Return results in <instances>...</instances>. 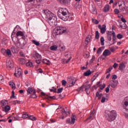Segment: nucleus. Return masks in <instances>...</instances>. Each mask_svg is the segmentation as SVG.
Listing matches in <instances>:
<instances>
[{
	"label": "nucleus",
	"instance_id": "nucleus-54",
	"mask_svg": "<svg viewBox=\"0 0 128 128\" xmlns=\"http://www.w3.org/2000/svg\"><path fill=\"white\" fill-rule=\"evenodd\" d=\"M13 120H20V117L18 116H14L12 118Z\"/></svg>",
	"mask_w": 128,
	"mask_h": 128
},
{
	"label": "nucleus",
	"instance_id": "nucleus-57",
	"mask_svg": "<svg viewBox=\"0 0 128 128\" xmlns=\"http://www.w3.org/2000/svg\"><path fill=\"white\" fill-rule=\"evenodd\" d=\"M26 66H32V62H28L26 64Z\"/></svg>",
	"mask_w": 128,
	"mask_h": 128
},
{
	"label": "nucleus",
	"instance_id": "nucleus-9",
	"mask_svg": "<svg viewBox=\"0 0 128 128\" xmlns=\"http://www.w3.org/2000/svg\"><path fill=\"white\" fill-rule=\"evenodd\" d=\"M90 10L94 14H98V12L96 11V6H94V4L92 5L91 7L90 8Z\"/></svg>",
	"mask_w": 128,
	"mask_h": 128
},
{
	"label": "nucleus",
	"instance_id": "nucleus-12",
	"mask_svg": "<svg viewBox=\"0 0 128 128\" xmlns=\"http://www.w3.org/2000/svg\"><path fill=\"white\" fill-rule=\"evenodd\" d=\"M124 108L126 110H128V96L125 98V102L123 106Z\"/></svg>",
	"mask_w": 128,
	"mask_h": 128
},
{
	"label": "nucleus",
	"instance_id": "nucleus-27",
	"mask_svg": "<svg viewBox=\"0 0 128 128\" xmlns=\"http://www.w3.org/2000/svg\"><path fill=\"white\" fill-rule=\"evenodd\" d=\"M20 63L22 65L26 64V60L24 58H20Z\"/></svg>",
	"mask_w": 128,
	"mask_h": 128
},
{
	"label": "nucleus",
	"instance_id": "nucleus-28",
	"mask_svg": "<svg viewBox=\"0 0 128 128\" xmlns=\"http://www.w3.org/2000/svg\"><path fill=\"white\" fill-rule=\"evenodd\" d=\"M92 35H89L86 38V42H88V44L90 42V38H92Z\"/></svg>",
	"mask_w": 128,
	"mask_h": 128
},
{
	"label": "nucleus",
	"instance_id": "nucleus-32",
	"mask_svg": "<svg viewBox=\"0 0 128 128\" xmlns=\"http://www.w3.org/2000/svg\"><path fill=\"white\" fill-rule=\"evenodd\" d=\"M95 38L96 40H98L100 38V33L98 32V31L96 30V34H95Z\"/></svg>",
	"mask_w": 128,
	"mask_h": 128
},
{
	"label": "nucleus",
	"instance_id": "nucleus-48",
	"mask_svg": "<svg viewBox=\"0 0 128 128\" xmlns=\"http://www.w3.org/2000/svg\"><path fill=\"white\" fill-rule=\"evenodd\" d=\"M34 58H40V55L36 53L34 55Z\"/></svg>",
	"mask_w": 128,
	"mask_h": 128
},
{
	"label": "nucleus",
	"instance_id": "nucleus-36",
	"mask_svg": "<svg viewBox=\"0 0 128 128\" xmlns=\"http://www.w3.org/2000/svg\"><path fill=\"white\" fill-rule=\"evenodd\" d=\"M28 116H30V115L28 114H27L26 113L24 114L22 116V118H28Z\"/></svg>",
	"mask_w": 128,
	"mask_h": 128
},
{
	"label": "nucleus",
	"instance_id": "nucleus-61",
	"mask_svg": "<svg viewBox=\"0 0 128 128\" xmlns=\"http://www.w3.org/2000/svg\"><path fill=\"white\" fill-rule=\"evenodd\" d=\"M4 76L2 75H0V82H4Z\"/></svg>",
	"mask_w": 128,
	"mask_h": 128
},
{
	"label": "nucleus",
	"instance_id": "nucleus-49",
	"mask_svg": "<svg viewBox=\"0 0 128 128\" xmlns=\"http://www.w3.org/2000/svg\"><path fill=\"white\" fill-rule=\"evenodd\" d=\"M90 86V84H88L87 86H84L85 88V90H90V86Z\"/></svg>",
	"mask_w": 128,
	"mask_h": 128
},
{
	"label": "nucleus",
	"instance_id": "nucleus-22",
	"mask_svg": "<svg viewBox=\"0 0 128 128\" xmlns=\"http://www.w3.org/2000/svg\"><path fill=\"white\" fill-rule=\"evenodd\" d=\"M58 2H60V4H68L70 0H57Z\"/></svg>",
	"mask_w": 128,
	"mask_h": 128
},
{
	"label": "nucleus",
	"instance_id": "nucleus-20",
	"mask_svg": "<svg viewBox=\"0 0 128 128\" xmlns=\"http://www.w3.org/2000/svg\"><path fill=\"white\" fill-rule=\"evenodd\" d=\"M103 10L104 12H108L110 10V5L106 4L104 7Z\"/></svg>",
	"mask_w": 128,
	"mask_h": 128
},
{
	"label": "nucleus",
	"instance_id": "nucleus-34",
	"mask_svg": "<svg viewBox=\"0 0 128 128\" xmlns=\"http://www.w3.org/2000/svg\"><path fill=\"white\" fill-rule=\"evenodd\" d=\"M6 54L10 58V56H12V52L10 50H7L6 51Z\"/></svg>",
	"mask_w": 128,
	"mask_h": 128
},
{
	"label": "nucleus",
	"instance_id": "nucleus-26",
	"mask_svg": "<svg viewBox=\"0 0 128 128\" xmlns=\"http://www.w3.org/2000/svg\"><path fill=\"white\" fill-rule=\"evenodd\" d=\"M84 86H82L81 87L78 88L76 90V91L78 92H84Z\"/></svg>",
	"mask_w": 128,
	"mask_h": 128
},
{
	"label": "nucleus",
	"instance_id": "nucleus-62",
	"mask_svg": "<svg viewBox=\"0 0 128 128\" xmlns=\"http://www.w3.org/2000/svg\"><path fill=\"white\" fill-rule=\"evenodd\" d=\"M62 86H66V81L65 80H62Z\"/></svg>",
	"mask_w": 128,
	"mask_h": 128
},
{
	"label": "nucleus",
	"instance_id": "nucleus-21",
	"mask_svg": "<svg viewBox=\"0 0 128 128\" xmlns=\"http://www.w3.org/2000/svg\"><path fill=\"white\" fill-rule=\"evenodd\" d=\"M16 36H24V32L22 31H18L16 34Z\"/></svg>",
	"mask_w": 128,
	"mask_h": 128
},
{
	"label": "nucleus",
	"instance_id": "nucleus-55",
	"mask_svg": "<svg viewBox=\"0 0 128 128\" xmlns=\"http://www.w3.org/2000/svg\"><path fill=\"white\" fill-rule=\"evenodd\" d=\"M114 12L115 14H118V13L120 12V10L118 8H116L114 10Z\"/></svg>",
	"mask_w": 128,
	"mask_h": 128
},
{
	"label": "nucleus",
	"instance_id": "nucleus-38",
	"mask_svg": "<svg viewBox=\"0 0 128 128\" xmlns=\"http://www.w3.org/2000/svg\"><path fill=\"white\" fill-rule=\"evenodd\" d=\"M61 114H62L63 116H66L67 114H66V110H64V108L62 109L61 110Z\"/></svg>",
	"mask_w": 128,
	"mask_h": 128
},
{
	"label": "nucleus",
	"instance_id": "nucleus-7",
	"mask_svg": "<svg viewBox=\"0 0 128 128\" xmlns=\"http://www.w3.org/2000/svg\"><path fill=\"white\" fill-rule=\"evenodd\" d=\"M76 82V80L74 78H68V86L69 88H70V86H74Z\"/></svg>",
	"mask_w": 128,
	"mask_h": 128
},
{
	"label": "nucleus",
	"instance_id": "nucleus-18",
	"mask_svg": "<svg viewBox=\"0 0 128 128\" xmlns=\"http://www.w3.org/2000/svg\"><path fill=\"white\" fill-rule=\"evenodd\" d=\"M106 24H103L102 26V28H101V30H100L101 34H104V32H106Z\"/></svg>",
	"mask_w": 128,
	"mask_h": 128
},
{
	"label": "nucleus",
	"instance_id": "nucleus-30",
	"mask_svg": "<svg viewBox=\"0 0 128 128\" xmlns=\"http://www.w3.org/2000/svg\"><path fill=\"white\" fill-rule=\"evenodd\" d=\"M80 3L76 2L74 4V8H76V10H80Z\"/></svg>",
	"mask_w": 128,
	"mask_h": 128
},
{
	"label": "nucleus",
	"instance_id": "nucleus-51",
	"mask_svg": "<svg viewBox=\"0 0 128 128\" xmlns=\"http://www.w3.org/2000/svg\"><path fill=\"white\" fill-rule=\"evenodd\" d=\"M47 100H56V96H48Z\"/></svg>",
	"mask_w": 128,
	"mask_h": 128
},
{
	"label": "nucleus",
	"instance_id": "nucleus-5",
	"mask_svg": "<svg viewBox=\"0 0 128 128\" xmlns=\"http://www.w3.org/2000/svg\"><path fill=\"white\" fill-rule=\"evenodd\" d=\"M14 44L18 48L22 49L26 45V42H24V40H18V42L14 43Z\"/></svg>",
	"mask_w": 128,
	"mask_h": 128
},
{
	"label": "nucleus",
	"instance_id": "nucleus-31",
	"mask_svg": "<svg viewBox=\"0 0 128 128\" xmlns=\"http://www.w3.org/2000/svg\"><path fill=\"white\" fill-rule=\"evenodd\" d=\"M32 44H35V46H40V42H38L36 40H32Z\"/></svg>",
	"mask_w": 128,
	"mask_h": 128
},
{
	"label": "nucleus",
	"instance_id": "nucleus-50",
	"mask_svg": "<svg viewBox=\"0 0 128 128\" xmlns=\"http://www.w3.org/2000/svg\"><path fill=\"white\" fill-rule=\"evenodd\" d=\"M92 22H94V24H98V20L94 18H92Z\"/></svg>",
	"mask_w": 128,
	"mask_h": 128
},
{
	"label": "nucleus",
	"instance_id": "nucleus-60",
	"mask_svg": "<svg viewBox=\"0 0 128 128\" xmlns=\"http://www.w3.org/2000/svg\"><path fill=\"white\" fill-rule=\"evenodd\" d=\"M106 98L104 96H102V98L101 100V102L104 104V102H106Z\"/></svg>",
	"mask_w": 128,
	"mask_h": 128
},
{
	"label": "nucleus",
	"instance_id": "nucleus-19",
	"mask_svg": "<svg viewBox=\"0 0 128 128\" xmlns=\"http://www.w3.org/2000/svg\"><path fill=\"white\" fill-rule=\"evenodd\" d=\"M121 10L124 14H128V7H124Z\"/></svg>",
	"mask_w": 128,
	"mask_h": 128
},
{
	"label": "nucleus",
	"instance_id": "nucleus-6",
	"mask_svg": "<svg viewBox=\"0 0 128 128\" xmlns=\"http://www.w3.org/2000/svg\"><path fill=\"white\" fill-rule=\"evenodd\" d=\"M76 116L74 114H72V116H71V121L70 118H68L66 120V124H74V122H76Z\"/></svg>",
	"mask_w": 128,
	"mask_h": 128
},
{
	"label": "nucleus",
	"instance_id": "nucleus-33",
	"mask_svg": "<svg viewBox=\"0 0 128 128\" xmlns=\"http://www.w3.org/2000/svg\"><path fill=\"white\" fill-rule=\"evenodd\" d=\"M28 120H36V118L34 116H30L28 118Z\"/></svg>",
	"mask_w": 128,
	"mask_h": 128
},
{
	"label": "nucleus",
	"instance_id": "nucleus-16",
	"mask_svg": "<svg viewBox=\"0 0 128 128\" xmlns=\"http://www.w3.org/2000/svg\"><path fill=\"white\" fill-rule=\"evenodd\" d=\"M112 52L108 50H105L103 52V56H108L110 55Z\"/></svg>",
	"mask_w": 128,
	"mask_h": 128
},
{
	"label": "nucleus",
	"instance_id": "nucleus-42",
	"mask_svg": "<svg viewBox=\"0 0 128 128\" xmlns=\"http://www.w3.org/2000/svg\"><path fill=\"white\" fill-rule=\"evenodd\" d=\"M5 112H10V107L8 106H6L4 108Z\"/></svg>",
	"mask_w": 128,
	"mask_h": 128
},
{
	"label": "nucleus",
	"instance_id": "nucleus-53",
	"mask_svg": "<svg viewBox=\"0 0 128 128\" xmlns=\"http://www.w3.org/2000/svg\"><path fill=\"white\" fill-rule=\"evenodd\" d=\"M102 48H98V50H97V54H102Z\"/></svg>",
	"mask_w": 128,
	"mask_h": 128
},
{
	"label": "nucleus",
	"instance_id": "nucleus-8",
	"mask_svg": "<svg viewBox=\"0 0 128 128\" xmlns=\"http://www.w3.org/2000/svg\"><path fill=\"white\" fill-rule=\"evenodd\" d=\"M6 66L8 68H14V62L12 60H7Z\"/></svg>",
	"mask_w": 128,
	"mask_h": 128
},
{
	"label": "nucleus",
	"instance_id": "nucleus-4",
	"mask_svg": "<svg viewBox=\"0 0 128 128\" xmlns=\"http://www.w3.org/2000/svg\"><path fill=\"white\" fill-rule=\"evenodd\" d=\"M55 32H53V36H58L59 34H64V32H66V28L65 26H58L55 28Z\"/></svg>",
	"mask_w": 128,
	"mask_h": 128
},
{
	"label": "nucleus",
	"instance_id": "nucleus-43",
	"mask_svg": "<svg viewBox=\"0 0 128 128\" xmlns=\"http://www.w3.org/2000/svg\"><path fill=\"white\" fill-rule=\"evenodd\" d=\"M15 34H16V33L14 32H13L11 36V38L12 42H14V38H16V36H14Z\"/></svg>",
	"mask_w": 128,
	"mask_h": 128
},
{
	"label": "nucleus",
	"instance_id": "nucleus-40",
	"mask_svg": "<svg viewBox=\"0 0 128 128\" xmlns=\"http://www.w3.org/2000/svg\"><path fill=\"white\" fill-rule=\"evenodd\" d=\"M94 60H96V56H92V59L90 60V64H92L94 62Z\"/></svg>",
	"mask_w": 128,
	"mask_h": 128
},
{
	"label": "nucleus",
	"instance_id": "nucleus-39",
	"mask_svg": "<svg viewBox=\"0 0 128 128\" xmlns=\"http://www.w3.org/2000/svg\"><path fill=\"white\" fill-rule=\"evenodd\" d=\"M100 40L102 46H104V38L102 36L101 37Z\"/></svg>",
	"mask_w": 128,
	"mask_h": 128
},
{
	"label": "nucleus",
	"instance_id": "nucleus-41",
	"mask_svg": "<svg viewBox=\"0 0 128 128\" xmlns=\"http://www.w3.org/2000/svg\"><path fill=\"white\" fill-rule=\"evenodd\" d=\"M94 112H90V117H88V118H87V119L86 120H90V118H92V116H94Z\"/></svg>",
	"mask_w": 128,
	"mask_h": 128
},
{
	"label": "nucleus",
	"instance_id": "nucleus-45",
	"mask_svg": "<svg viewBox=\"0 0 128 128\" xmlns=\"http://www.w3.org/2000/svg\"><path fill=\"white\" fill-rule=\"evenodd\" d=\"M62 90H64L63 88H58L57 90V94H60V92H62Z\"/></svg>",
	"mask_w": 128,
	"mask_h": 128
},
{
	"label": "nucleus",
	"instance_id": "nucleus-25",
	"mask_svg": "<svg viewBox=\"0 0 128 128\" xmlns=\"http://www.w3.org/2000/svg\"><path fill=\"white\" fill-rule=\"evenodd\" d=\"M42 62L43 64H45L48 66H49V64H50V62L49 61V60H48L47 59H43Z\"/></svg>",
	"mask_w": 128,
	"mask_h": 128
},
{
	"label": "nucleus",
	"instance_id": "nucleus-59",
	"mask_svg": "<svg viewBox=\"0 0 128 128\" xmlns=\"http://www.w3.org/2000/svg\"><path fill=\"white\" fill-rule=\"evenodd\" d=\"M117 38H118V40H121V38H122V34H119L117 35Z\"/></svg>",
	"mask_w": 128,
	"mask_h": 128
},
{
	"label": "nucleus",
	"instance_id": "nucleus-24",
	"mask_svg": "<svg viewBox=\"0 0 128 128\" xmlns=\"http://www.w3.org/2000/svg\"><path fill=\"white\" fill-rule=\"evenodd\" d=\"M122 24V22H120V27L122 28H123V30H126V28H128V26L126 25V23H124L122 24Z\"/></svg>",
	"mask_w": 128,
	"mask_h": 128
},
{
	"label": "nucleus",
	"instance_id": "nucleus-11",
	"mask_svg": "<svg viewBox=\"0 0 128 128\" xmlns=\"http://www.w3.org/2000/svg\"><path fill=\"white\" fill-rule=\"evenodd\" d=\"M14 75L17 78H20V76H22V70H20V69H18L16 70L15 71Z\"/></svg>",
	"mask_w": 128,
	"mask_h": 128
},
{
	"label": "nucleus",
	"instance_id": "nucleus-14",
	"mask_svg": "<svg viewBox=\"0 0 128 128\" xmlns=\"http://www.w3.org/2000/svg\"><path fill=\"white\" fill-rule=\"evenodd\" d=\"M112 88H114L116 86H118V82L116 80H112V84H110Z\"/></svg>",
	"mask_w": 128,
	"mask_h": 128
},
{
	"label": "nucleus",
	"instance_id": "nucleus-44",
	"mask_svg": "<svg viewBox=\"0 0 128 128\" xmlns=\"http://www.w3.org/2000/svg\"><path fill=\"white\" fill-rule=\"evenodd\" d=\"M1 104H2V106H6V104H8V100H3L2 101H1Z\"/></svg>",
	"mask_w": 128,
	"mask_h": 128
},
{
	"label": "nucleus",
	"instance_id": "nucleus-13",
	"mask_svg": "<svg viewBox=\"0 0 128 128\" xmlns=\"http://www.w3.org/2000/svg\"><path fill=\"white\" fill-rule=\"evenodd\" d=\"M112 31H108L107 32V38L110 42L112 40Z\"/></svg>",
	"mask_w": 128,
	"mask_h": 128
},
{
	"label": "nucleus",
	"instance_id": "nucleus-29",
	"mask_svg": "<svg viewBox=\"0 0 128 128\" xmlns=\"http://www.w3.org/2000/svg\"><path fill=\"white\" fill-rule=\"evenodd\" d=\"M50 50L56 51L58 50V46H52L50 47Z\"/></svg>",
	"mask_w": 128,
	"mask_h": 128
},
{
	"label": "nucleus",
	"instance_id": "nucleus-64",
	"mask_svg": "<svg viewBox=\"0 0 128 128\" xmlns=\"http://www.w3.org/2000/svg\"><path fill=\"white\" fill-rule=\"evenodd\" d=\"M124 116H125V118H128V113H126V112H124Z\"/></svg>",
	"mask_w": 128,
	"mask_h": 128
},
{
	"label": "nucleus",
	"instance_id": "nucleus-15",
	"mask_svg": "<svg viewBox=\"0 0 128 128\" xmlns=\"http://www.w3.org/2000/svg\"><path fill=\"white\" fill-rule=\"evenodd\" d=\"M126 68V65L124 64V62H122L120 64V66L118 68L119 70H124V69Z\"/></svg>",
	"mask_w": 128,
	"mask_h": 128
},
{
	"label": "nucleus",
	"instance_id": "nucleus-63",
	"mask_svg": "<svg viewBox=\"0 0 128 128\" xmlns=\"http://www.w3.org/2000/svg\"><path fill=\"white\" fill-rule=\"evenodd\" d=\"M50 92H57L56 88L50 89Z\"/></svg>",
	"mask_w": 128,
	"mask_h": 128
},
{
	"label": "nucleus",
	"instance_id": "nucleus-23",
	"mask_svg": "<svg viewBox=\"0 0 128 128\" xmlns=\"http://www.w3.org/2000/svg\"><path fill=\"white\" fill-rule=\"evenodd\" d=\"M90 74H92V71H90V70H88L84 74V76H89Z\"/></svg>",
	"mask_w": 128,
	"mask_h": 128
},
{
	"label": "nucleus",
	"instance_id": "nucleus-3",
	"mask_svg": "<svg viewBox=\"0 0 128 128\" xmlns=\"http://www.w3.org/2000/svg\"><path fill=\"white\" fill-rule=\"evenodd\" d=\"M116 116H118V114H116V110H112V111L105 112V118L110 122H112L115 120L116 118Z\"/></svg>",
	"mask_w": 128,
	"mask_h": 128
},
{
	"label": "nucleus",
	"instance_id": "nucleus-47",
	"mask_svg": "<svg viewBox=\"0 0 128 128\" xmlns=\"http://www.w3.org/2000/svg\"><path fill=\"white\" fill-rule=\"evenodd\" d=\"M112 36H113V41L116 40V32H114V31H112Z\"/></svg>",
	"mask_w": 128,
	"mask_h": 128
},
{
	"label": "nucleus",
	"instance_id": "nucleus-1",
	"mask_svg": "<svg viewBox=\"0 0 128 128\" xmlns=\"http://www.w3.org/2000/svg\"><path fill=\"white\" fill-rule=\"evenodd\" d=\"M58 16L59 18L66 22L70 18V12L68 9L66 8H60L58 12Z\"/></svg>",
	"mask_w": 128,
	"mask_h": 128
},
{
	"label": "nucleus",
	"instance_id": "nucleus-2",
	"mask_svg": "<svg viewBox=\"0 0 128 128\" xmlns=\"http://www.w3.org/2000/svg\"><path fill=\"white\" fill-rule=\"evenodd\" d=\"M44 14L46 16V18H48V22L52 26V24H56V17L54 16V14L50 12L48 10H44Z\"/></svg>",
	"mask_w": 128,
	"mask_h": 128
},
{
	"label": "nucleus",
	"instance_id": "nucleus-46",
	"mask_svg": "<svg viewBox=\"0 0 128 128\" xmlns=\"http://www.w3.org/2000/svg\"><path fill=\"white\" fill-rule=\"evenodd\" d=\"M1 52L2 54H4V56H6V50L5 49L2 48L1 50Z\"/></svg>",
	"mask_w": 128,
	"mask_h": 128
},
{
	"label": "nucleus",
	"instance_id": "nucleus-17",
	"mask_svg": "<svg viewBox=\"0 0 128 128\" xmlns=\"http://www.w3.org/2000/svg\"><path fill=\"white\" fill-rule=\"evenodd\" d=\"M34 91H36V90H34V89H32V88H28V89H27V92H28V94H34Z\"/></svg>",
	"mask_w": 128,
	"mask_h": 128
},
{
	"label": "nucleus",
	"instance_id": "nucleus-58",
	"mask_svg": "<svg viewBox=\"0 0 128 128\" xmlns=\"http://www.w3.org/2000/svg\"><path fill=\"white\" fill-rule=\"evenodd\" d=\"M112 67H110L108 69L106 70V74H108L110 72H112Z\"/></svg>",
	"mask_w": 128,
	"mask_h": 128
},
{
	"label": "nucleus",
	"instance_id": "nucleus-52",
	"mask_svg": "<svg viewBox=\"0 0 128 128\" xmlns=\"http://www.w3.org/2000/svg\"><path fill=\"white\" fill-rule=\"evenodd\" d=\"M110 85H108L105 89V92H110Z\"/></svg>",
	"mask_w": 128,
	"mask_h": 128
},
{
	"label": "nucleus",
	"instance_id": "nucleus-56",
	"mask_svg": "<svg viewBox=\"0 0 128 128\" xmlns=\"http://www.w3.org/2000/svg\"><path fill=\"white\" fill-rule=\"evenodd\" d=\"M98 96H102V94H100L99 92H96V98H98Z\"/></svg>",
	"mask_w": 128,
	"mask_h": 128
},
{
	"label": "nucleus",
	"instance_id": "nucleus-10",
	"mask_svg": "<svg viewBox=\"0 0 128 128\" xmlns=\"http://www.w3.org/2000/svg\"><path fill=\"white\" fill-rule=\"evenodd\" d=\"M28 2H30L32 6H36L38 2H42L40 0H26Z\"/></svg>",
	"mask_w": 128,
	"mask_h": 128
},
{
	"label": "nucleus",
	"instance_id": "nucleus-37",
	"mask_svg": "<svg viewBox=\"0 0 128 128\" xmlns=\"http://www.w3.org/2000/svg\"><path fill=\"white\" fill-rule=\"evenodd\" d=\"M11 50L12 52H13V54H16V47H14V46H12L11 48Z\"/></svg>",
	"mask_w": 128,
	"mask_h": 128
},
{
	"label": "nucleus",
	"instance_id": "nucleus-35",
	"mask_svg": "<svg viewBox=\"0 0 128 128\" xmlns=\"http://www.w3.org/2000/svg\"><path fill=\"white\" fill-rule=\"evenodd\" d=\"M36 91H34L33 94L30 95V98H37V96L36 94Z\"/></svg>",
	"mask_w": 128,
	"mask_h": 128
}]
</instances>
